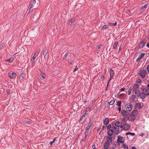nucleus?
Returning a JSON list of instances; mask_svg holds the SVG:
<instances>
[{
    "mask_svg": "<svg viewBox=\"0 0 149 149\" xmlns=\"http://www.w3.org/2000/svg\"><path fill=\"white\" fill-rule=\"evenodd\" d=\"M113 23L109 22V24H110V26H113Z\"/></svg>",
    "mask_w": 149,
    "mask_h": 149,
    "instance_id": "nucleus-59",
    "label": "nucleus"
},
{
    "mask_svg": "<svg viewBox=\"0 0 149 149\" xmlns=\"http://www.w3.org/2000/svg\"><path fill=\"white\" fill-rule=\"evenodd\" d=\"M35 9H33V7L32 6H31L30 7L29 9V12H30L31 11H32L33 10Z\"/></svg>",
    "mask_w": 149,
    "mask_h": 149,
    "instance_id": "nucleus-46",
    "label": "nucleus"
},
{
    "mask_svg": "<svg viewBox=\"0 0 149 149\" xmlns=\"http://www.w3.org/2000/svg\"><path fill=\"white\" fill-rule=\"evenodd\" d=\"M35 59H31L30 61V65L31 67H33V65L35 64L34 63Z\"/></svg>",
    "mask_w": 149,
    "mask_h": 149,
    "instance_id": "nucleus-26",
    "label": "nucleus"
},
{
    "mask_svg": "<svg viewBox=\"0 0 149 149\" xmlns=\"http://www.w3.org/2000/svg\"><path fill=\"white\" fill-rule=\"evenodd\" d=\"M118 44V42H115L114 45L113 46V48L114 49H115L116 47Z\"/></svg>",
    "mask_w": 149,
    "mask_h": 149,
    "instance_id": "nucleus-32",
    "label": "nucleus"
},
{
    "mask_svg": "<svg viewBox=\"0 0 149 149\" xmlns=\"http://www.w3.org/2000/svg\"><path fill=\"white\" fill-rule=\"evenodd\" d=\"M135 92V95L137 97H139L140 95L141 91L139 90L134 91Z\"/></svg>",
    "mask_w": 149,
    "mask_h": 149,
    "instance_id": "nucleus-18",
    "label": "nucleus"
},
{
    "mask_svg": "<svg viewBox=\"0 0 149 149\" xmlns=\"http://www.w3.org/2000/svg\"><path fill=\"white\" fill-rule=\"evenodd\" d=\"M126 134L127 135H130L132 136H134L135 135V134L134 133H130L128 132L127 133H126Z\"/></svg>",
    "mask_w": 149,
    "mask_h": 149,
    "instance_id": "nucleus-38",
    "label": "nucleus"
},
{
    "mask_svg": "<svg viewBox=\"0 0 149 149\" xmlns=\"http://www.w3.org/2000/svg\"><path fill=\"white\" fill-rule=\"evenodd\" d=\"M124 138L121 136H118L117 141H119L120 143H123L124 142Z\"/></svg>",
    "mask_w": 149,
    "mask_h": 149,
    "instance_id": "nucleus-8",
    "label": "nucleus"
},
{
    "mask_svg": "<svg viewBox=\"0 0 149 149\" xmlns=\"http://www.w3.org/2000/svg\"><path fill=\"white\" fill-rule=\"evenodd\" d=\"M10 92V91L9 89L7 90V92L8 94H9Z\"/></svg>",
    "mask_w": 149,
    "mask_h": 149,
    "instance_id": "nucleus-60",
    "label": "nucleus"
},
{
    "mask_svg": "<svg viewBox=\"0 0 149 149\" xmlns=\"http://www.w3.org/2000/svg\"><path fill=\"white\" fill-rule=\"evenodd\" d=\"M147 71L148 72H149V65H148V66L147 67Z\"/></svg>",
    "mask_w": 149,
    "mask_h": 149,
    "instance_id": "nucleus-58",
    "label": "nucleus"
},
{
    "mask_svg": "<svg viewBox=\"0 0 149 149\" xmlns=\"http://www.w3.org/2000/svg\"><path fill=\"white\" fill-rule=\"evenodd\" d=\"M102 45H100L99 46H97V47L96 48L97 49H100L101 48V47H102Z\"/></svg>",
    "mask_w": 149,
    "mask_h": 149,
    "instance_id": "nucleus-47",
    "label": "nucleus"
},
{
    "mask_svg": "<svg viewBox=\"0 0 149 149\" xmlns=\"http://www.w3.org/2000/svg\"><path fill=\"white\" fill-rule=\"evenodd\" d=\"M109 123V121L108 118H104V123L105 125H107Z\"/></svg>",
    "mask_w": 149,
    "mask_h": 149,
    "instance_id": "nucleus-23",
    "label": "nucleus"
},
{
    "mask_svg": "<svg viewBox=\"0 0 149 149\" xmlns=\"http://www.w3.org/2000/svg\"><path fill=\"white\" fill-rule=\"evenodd\" d=\"M145 54V53H141L136 60V62H139Z\"/></svg>",
    "mask_w": 149,
    "mask_h": 149,
    "instance_id": "nucleus-10",
    "label": "nucleus"
},
{
    "mask_svg": "<svg viewBox=\"0 0 149 149\" xmlns=\"http://www.w3.org/2000/svg\"><path fill=\"white\" fill-rule=\"evenodd\" d=\"M5 61H7L9 63H11V62H12L11 60V59H10V58H9V59H6L5 60Z\"/></svg>",
    "mask_w": 149,
    "mask_h": 149,
    "instance_id": "nucleus-49",
    "label": "nucleus"
},
{
    "mask_svg": "<svg viewBox=\"0 0 149 149\" xmlns=\"http://www.w3.org/2000/svg\"><path fill=\"white\" fill-rule=\"evenodd\" d=\"M88 130H86V131L85 134V136H87L88 134Z\"/></svg>",
    "mask_w": 149,
    "mask_h": 149,
    "instance_id": "nucleus-51",
    "label": "nucleus"
},
{
    "mask_svg": "<svg viewBox=\"0 0 149 149\" xmlns=\"http://www.w3.org/2000/svg\"><path fill=\"white\" fill-rule=\"evenodd\" d=\"M56 140V139L55 138H54L52 141H51L50 142V143H49L50 145H52V144H53V143H54V142Z\"/></svg>",
    "mask_w": 149,
    "mask_h": 149,
    "instance_id": "nucleus-40",
    "label": "nucleus"
},
{
    "mask_svg": "<svg viewBox=\"0 0 149 149\" xmlns=\"http://www.w3.org/2000/svg\"><path fill=\"white\" fill-rule=\"evenodd\" d=\"M123 124V125H122V127H123L124 129L125 130H129L130 127V125L125 122Z\"/></svg>",
    "mask_w": 149,
    "mask_h": 149,
    "instance_id": "nucleus-6",
    "label": "nucleus"
},
{
    "mask_svg": "<svg viewBox=\"0 0 149 149\" xmlns=\"http://www.w3.org/2000/svg\"><path fill=\"white\" fill-rule=\"evenodd\" d=\"M4 44L3 43H2L0 45V49H1L3 48V46L4 45Z\"/></svg>",
    "mask_w": 149,
    "mask_h": 149,
    "instance_id": "nucleus-48",
    "label": "nucleus"
},
{
    "mask_svg": "<svg viewBox=\"0 0 149 149\" xmlns=\"http://www.w3.org/2000/svg\"><path fill=\"white\" fill-rule=\"evenodd\" d=\"M68 53H66L64 56V58H66L68 56Z\"/></svg>",
    "mask_w": 149,
    "mask_h": 149,
    "instance_id": "nucleus-52",
    "label": "nucleus"
},
{
    "mask_svg": "<svg viewBox=\"0 0 149 149\" xmlns=\"http://www.w3.org/2000/svg\"><path fill=\"white\" fill-rule=\"evenodd\" d=\"M147 4H145L144 6H142L141 8V11H144L147 7Z\"/></svg>",
    "mask_w": 149,
    "mask_h": 149,
    "instance_id": "nucleus-27",
    "label": "nucleus"
},
{
    "mask_svg": "<svg viewBox=\"0 0 149 149\" xmlns=\"http://www.w3.org/2000/svg\"><path fill=\"white\" fill-rule=\"evenodd\" d=\"M40 75H41V77L42 78H43V79H44L45 78V75L44 73H42V72H41L40 74Z\"/></svg>",
    "mask_w": 149,
    "mask_h": 149,
    "instance_id": "nucleus-43",
    "label": "nucleus"
},
{
    "mask_svg": "<svg viewBox=\"0 0 149 149\" xmlns=\"http://www.w3.org/2000/svg\"><path fill=\"white\" fill-rule=\"evenodd\" d=\"M139 88V85L137 84H134L133 86L132 91H134L137 90H138V89Z\"/></svg>",
    "mask_w": 149,
    "mask_h": 149,
    "instance_id": "nucleus-13",
    "label": "nucleus"
},
{
    "mask_svg": "<svg viewBox=\"0 0 149 149\" xmlns=\"http://www.w3.org/2000/svg\"><path fill=\"white\" fill-rule=\"evenodd\" d=\"M48 52V50L46 48L44 49L42 51L43 54L44 56V58L45 59H46V57L47 54Z\"/></svg>",
    "mask_w": 149,
    "mask_h": 149,
    "instance_id": "nucleus-11",
    "label": "nucleus"
},
{
    "mask_svg": "<svg viewBox=\"0 0 149 149\" xmlns=\"http://www.w3.org/2000/svg\"><path fill=\"white\" fill-rule=\"evenodd\" d=\"M92 148L93 149H97V148H95V145H93Z\"/></svg>",
    "mask_w": 149,
    "mask_h": 149,
    "instance_id": "nucleus-55",
    "label": "nucleus"
},
{
    "mask_svg": "<svg viewBox=\"0 0 149 149\" xmlns=\"http://www.w3.org/2000/svg\"><path fill=\"white\" fill-rule=\"evenodd\" d=\"M95 103V102L93 101H92L91 102L90 104L89 105V107L90 108H92L93 105V104H94Z\"/></svg>",
    "mask_w": 149,
    "mask_h": 149,
    "instance_id": "nucleus-34",
    "label": "nucleus"
},
{
    "mask_svg": "<svg viewBox=\"0 0 149 149\" xmlns=\"http://www.w3.org/2000/svg\"><path fill=\"white\" fill-rule=\"evenodd\" d=\"M146 70H140L139 71L140 75L142 78H144L145 77L146 74Z\"/></svg>",
    "mask_w": 149,
    "mask_h": 149,
    "instance_id": "nucleus-5",
    "label": "nucleus"
},
{
    "mask_svg": "<svg viewBox=\"0 0 149 149\" xmlns=\"http://www.w3.org/2000/svg\"><path fill=\"white\" fill-rule=\"evenodd\" d=\"M146 94L144 93L143 91H142L140 93V95L139 96L142 99L144 100L145 99L146 97Z\"/></svg>",
    "mask_w": 149,
    "mask_h": 149,
    "instance_id": "nucleus-12",
    "label": "nucleus"
},
{
    "mask_svg": "<svg viewBox=\"0 0 149 149\" xmlns=\"http://www.w3.org/2000/svg\"><path fill=\"white\" fill-rule=\"evenodd\" d=\"M141 82V80L139 79H138L136 80V82L139 83H140Z\"/></svg>",
    "mask_w": 149,
    "mask_h": 149,
    "instance_id": "nucleus-45",
    "label": "nucleus"
},
{
    "mask_svg": "<svg viewBox=\"0 0 149 149\" xmlns=\"http://www.w3.org/2000/svg\"><path fill=\"white\" fill-rule=\"evenodd\" d=\"M107 141L105 143L110 144V143L112 142V138L108 136L107 138Z\"/></svg>",
    "mask_w": 149,
    "mask_h": 149,
    "instance_id": "nucleus-14",
    "label": "nucleus"
},
{
    "mask_svg": "<svg viewBox=\"0 0 149 149\" xmlns=\"http://www.w3.org/2000/svg\"><path fill=\"white\" fill-rule=\"evenodd\" d=\"M113 128L115 129V133L116 134H118L120 133L119 129L118 128L114 127Z\"/></svg>",
    "mask_w": 149,
    "mask_h": 149,
    "instance_id": "nucleus-30",
    "label": "nucleus"
},
{
    "mask_svg": "<svg viewBox=\"0 0 149 149\" xmlns=\"http://www.w3.org/2000/svg\"><path fill=\"white\" fill-rule=\"evenodd\" d=\"M109 146L110 144L104 143L103 146L104 149H109Z\"/></svg>",
    "mask_w": 149,
    "mask_h": 149,
    "instance_id": "nucleus-21",
    "label": "nucleus"
},
{
    "mask_svg": "<svg viewBox=\"0 0 149 149\" xmlns=\"http://www.w3.org/2000/svg\"><path fill=\"white\" fill-rule=\"evenodd\" d=\"M141 89L144 91L143 92L146 94V95H149V88H141Z\"/></svg>",
    "mask_w": 149,
    "mask_h": 149,
    "instance_id": "nucleus-9",
    "label": "nucleus"
},
{
    "mask_svg": "<svg viewBox=\"0 0 149 149\" xmlns=\"http://www.w3.org/2000/svg\"><path fill=\"white\" fill-rule=\"evenodd\" d=\"M111 127V124H109L107 126V129H110Z\"/></svg>",
    "mask_w": 149,
    "mask_h": 149,
    "instance_id": "nucleus-54",
    "label": "nucleus"
},
{
    "mask_svg": "<svg viewBox=\"0 0 149 149\" xmlns=\"http://www.w3.org/2000/svg\"><path fill=\"white\" fill-rule=\"evenodd\" d=\"M78 69V68H77V66H76L75 67V69L74 70V72H75L76 71H77Z\"/></svg>",
    "mask_w": 149,
    "mask_h": 149,
    "instance_id": "nucleus-56",
    "label": "nucleus"
},
{
    "mask_svg": "<svg viewBox=\"0 0 149 149\" xmlns=\"http://www.w3.org/2000/svg\"><path fill=\"white\" fill-rule=\"evenodd\" d=\"M90 109L87 108L86 109V110H85V113H87L88 112H90Z\"/></svg>",
    "mask_w": 149,
    "mask_h": 149,
    "instance_id": "nucleus-44",
    "label": "nucleus"
},
{
    "mask_svg": "<svg viewBox=\"0 0 149 149\" xmlns=\"http://www.w3.org/2000/svg\"><path fill=\"white\" fill-rule=\"evenodd\" d=\"M25 123L28 124H30L31 123L30 121L27 120L25 121Z\"/></svg>",
    "mask_w": 149,
    "mask_h": 149,
    "instance_id": "nucleus-50",
    "label": "nucleus"
},
{
    "mask_svg": "<svg viewBox=\"0 0 149 149\" xmlns=\"http://www.w3.org/2000/svg\"><path fill=\"white\" fill-rule=\"evenodd\" d=\"M121 104V102L120 101H118L117 102V105L118 107H120Z\"/></svg>",
    "mask_w": 149,
    "mask_h": 149,
    "instance_id": "nucleus-41",
    "label": "nucleus"
},
{
    "mask_svg": "<svg viewBox=\"0 0 149 149\" xmlns=\"http://www.w3.org/2000/svg\"><path fill=\"white\" fill-rule=\"evenodd\" d=\"M110 76H114V73L113 70L111 68L110 69Z\"/></svg>",
    "mask_w": 149,
    "mask_h": 149,
    "instance_id": "nucleus-31",
    "label": "nucleus"
},
{
    "mask_svg": "<svg viewBox=\"0 0 149 149\" xmlns=\"http://www.w3.org/2000/svg\"><path fill=\"white\" fill-rule=\"evenodd\" d=\"M127 112L125 110H123L121 111V113L123 116L125 117L127 116Z\"/></svg>",
    "mask_w": 149,
    "mask_h": 149,
    "instance_id": "nucleus-22",
    "label": "nucleus"
},
{
    "mask_svg": "<svg viewBox=\"0 0 149 149\" xmlns=\"http://www.w3.org/2000/svg\"><path fill=\"white\" fill-rule=\"evenodd\" d=\"M126 107L127 111H130L132 109L133 106L131 103L128 102L127 103Z\"/></svg>",
    "mask_w": 149,
    "mask_h": 149,
    "instance_id": "nucleus-4",
    "label": "nucleus"
},
{
    "mask_svg": "<svg viewBox=\"0 0 149 149\" xmlns=\"http://www.w3.org/2000/svg\"><path fill=\"white\" fill-rule=\"evenodd\" d=\"M146 46L148 47L149 48V42L147 44Z\"/></svg>",
    "mask_w": 149,
    "mask_h": 149,
    "instance_id": "nucleus-64",
    "label": "nucleus"
},
{
    "mask_svg": "<svg viewBox=\"0 0 149 149\" xmlns=\"http://www.w3.org/2000/svg\"><path fill=\"white\" fill-rule=\"evenodd\" d=\"M125 88H123L120 89V91H123L125 90Z\"/></svg>",
    "mask_w": 149,
    "mask_h": 149,
    "instance_id": "nucleus-53",
    "label": "nucleus"
},
{
    "mask_svg": "<svg viewBox=\"0 0 149 149\" xmlns=\"http://www.w3.org/2000/svg\"><path fill=\"white\" fill-rule=\"evenodd\" d=\"M101 79H105V77L103 75H102L101 77Z\"/></svg>",
    "mask_w": 149,
    "mask_h": 149,
    "instance_id": "nucleus-57",
    "label": "nucleus"
},
{
    "mask_svg": "<svg viewBox=\"0 0 149 149\" xmlns=\"http://www.w3.org/2000/svg\"><path fill=\"white\" fill-rule=\"evenodd\" d=\"M25 73L24 72H23L19 76V79L21 80H22L25 76Z\"/></svg>",
    "mask_w": 149,
    "mask_h": 149,
    "instance_id": "nucleus-17",
    "label": "nucleus"
},
{
    "mask_svg": "<svg viewBox=\"0 0 149 149\" xmlns=\"http://www.w3.org/2000/svg\"><path fill=\"white\" fill-rule=\"evenodd\" d=\"M92 123H91L90 121L88 123L87 126L86 127V130H89L91 126L92 125Z\"/></svg>",
    "mask_w": 149,
    "mask_h": 149,
    "instance_id": "nucleus-19",
    "label": "nucleus"
},
{
    "mask_svg": "<svg viewBox=\"0 0 149 149\" xmlns=\"http://www.w3.org/2000/svg\"><path fill=\"white\" fill-rule=\"evenodd\" d=\"M120 122L119 121H117L116 122V123L115 124V126L116 127H120L121 128H122V124H121V125H120Z\"/></svg>",
    "mask_w": 149,
    "mask_h": 149,
    "instance_id": "nucleus-20",
    "label": "nucleus"
},
{
    "mask_svg": "<svg viewBox=\"0 0 149 149\" xmlns=\"http://www.w3.org/2000/svg\"><path fill=\"white\" fill-rule=\"evenodd\" d=\"M75 19L74 18L70 19V22H71V24L72 23H74L75 21Z\"/></svg>",
    "mask_w": 149,
    "mask_h": 149,
    "instance_id": "nucleus-42",
    "label": "nucleus"
},
{
    "mask_svg": "<svg viewBox=\"0 0 149 149\" xmlns=\"http://www.w3.org/2000/svg\"><path fill=\"white\" fill-rule=\"evenodd\" d=\"M115 102V101L114 100H111V101H110L109 102V104L111 105H113L114 104Z\"/></svg>",
    "mask_w": 149,
    "mask_h": 149,
    "instance_id": "nucleus-33",
    "label": "nucleus"
},
{
    "mask_svg": "<svg viewBox=\"0 0 149 149\" xmlns=\"http://www.w3.org/2000/svg\"><path fill=\"white\" fill-rule=\"evenodd\" d=\"M145 44V42H143V41H141L140 42L139 45V47L140 48H142L144 46V44Z\"/></svg>",
    "mask_w": 149,
    "mask_h": 149,
    "instance_id": "nucleus-28",
    "label": "nucleus"
},
{
    "mask_svg": "<svg viewBox=\"0 0 149 149\" xmlns=\"http://www.w3.org/2000/svg\"><path fill=\"white\" fill-rule=\"evenodd\" d=\"M136 97V96L135 95H132V97L131 98V99L132 100V102H134V101Z\"/></svg>",
    "mask_w": 149,
    "mask_h": 149,
    "instance_id": "nucleus-35",
    "label": "nucleus"
},
{
    "mask_svg": "<svg viewBox=\"0 0 149 149\" xmlns=\"http://www.w3.org/2000/svg\"><path fill=\"white\" fill-rule=\"evenodd\" d=\"M31 6L33 9H37L38 7V3H36L35 0H31L30 2Z\"/></svg>",
    "mask_w": 149,
    "mask_h": 149,
    "instance_id": "nucleus-3",
    "label": "nucleus"
},
{
    "mask_svg": "<svg viewBox=\"0 0 149 149\" xmlns=\"http://www.w3.org/2000/svg\"><path fill=\"white\" fill-rule=\"evenodd\" d=\"M132 149H136V148L134 146L132 147Z\"/></svg>",
    "mask_w": 149,
    "mask_h": 149,
    "instance_id": "nucleus-61",
    "label": "nucleus"
},
{
    "mask_svg": "<svg viewBox=\"0 0 149 149\" xmlns=\"http://www.w3.org/2000/svg\"><path fill=\"white\" fill-rule=\"evenodd\" d=\"M143 106V104L140 103H137L136 104L134 107V109L138 108V109H141Z\"/></svg>",
    "mask_w": 149,
    "mask_h": 149,
    "instance_id": "nucleus-7",
    "label": "nucleus"
},
{
    "mask_svg": "<svg viewBox=\"0 0 149 149\" xmlns=\"http://www.w3.org/2000/svg\"><path fill=\"white\" fill-rule=\"evenodd\" d=\"M123 147L124 149H129L128 146L126 145L123 144Z\"/></svg>",
    "mask_w": 149,
    "mask_h": 149,
    "instance_id": "nucleus-36",
    "label": "nucleus"
},
{
    "mask_svg": "<svg viewBox=\"0 0 149 149\" xmlns=\"http://www.w3.org/2000/svg\"><path fill=\"white\" fill-rule=\"evenodd\" d=\"M118 110L119 112H120V111L121 110V107H120L118 108Z\"/></svg>",
    "mask_w": 149,
    "mask_h": 149,
    "instance_id": "nucleus-62",
    "label": "nucleus"
},
{
    "mask_svg": "<svg viewBox=\"0 0 149 149\" xmlns=\"http://www.w3.org/2000/svg\"><path fill=\"white\" fill-rule=\"evenodd\" d=\"M117 24V22H116L115 23H113V26H116Z\"/></svg>",
    "mask_w": 149,
    "mask_h": 149,
    "instance_id": "nucleus-63",
    "label": "nucleus"
},
{
    "mask_svg": "<svg viewBox=\"0 0 149 149\" xmlns=\"http://www.w3.org/2000/svg\"><path fill=\"white\" fill-rule=\"evenodd\" d=\"M83 113H84V114L81 117L79 120V123L80 124H81L85 121L88 115L87 113H84V112Z\"/></svg>",
    "mask_w": 149,
    "mask_h": 149,
    "instance_id": "nucleus-2",
    "label": "nucleus"
},
{
    "mask_svg": "<svg viewBox=\"0 0 149 149\" xmlns=\"http://www.w3.org/2000/svg\"><path fill=\"white\" fill-rule=\"evenodd\" d=\"M39 52H40L39 51H36L34 54V55L32 59H35L38 56L39 53Z\"/></svg>",
    "mask_w": 149,
    "mask_h": 149,
    "instance_id": "nucleus-16",
    "label": "nucleus"
},
{
    "mask_svg": "<svg viewBox=\"0 0 149 149\" xmlns=\"http://www.w3.org/2000/svg\"><path fill=\"white\" fill-rule=\"evenodd\" d=\"M113 130H109L108 131L107 134L111 136L113 134Z\"/></svg>",
    "mask_w": 149,
    "mask_h": 149,
    "instance_id": "nucleus-24",
    "label": "nucleus"
},
{
    "mask_svg": "<svg viewBox=\"0 0 149 149\" xmlns=\"http://www.w3.org/2000/svg\"><path fill=\"white\" fill-rule=\"evenodd\" d=\"M16 76V74L15 72H12V73H10L9 75V77L10 78H14Z\"/></svg>",
    "mask_w": 149,
    "mask_h": 149,
    "instance_id": "nucleus-15",
    "label": "nucleus"
},
{
    "mask_svg": "<svg viewBox=\"0 0 149 149\" xmlns=\"http://www.w3.org/2000/svg\"><path fill=\"white\" fill-rule=\"evenodd\" d=\"M120 142L117 141L114 144L115 147L117 148H119L120 146Z\"/></svg>",
    "mask_w": 149,
    "mask_h": 149,
    "instance_id": "nucleus-29",
    "label": "nucleus"
},
{
    "mask_svg": "<svg viewBox=\"0 0 149 149\" xmlns=\"http://www.w3.org/2000/svg\"><path fill=\"white\" fill-rule=\"evenodd\" d=\"M128 88V95H130L131 94V89L130 87Z\"/></svg>",
    "mask_w": 149,
    "mask_h": 149,
    "instance_id": "nucleus-39",
    "label": "nucleus"
},
{
    "mask_svg": "<svg viewBox=\"0 0 149 149\" xmlns=\"http://www.w3.org/2000/svg\"><path fill=\"white\" fill-rule=\"evenodd\" d=\"M109 27V25H104L103 26H101L100 28L102 30H103L106 28H108Z\"/></svg>",
    "mask_w": 149,
    "mask_h": 149,
    "instance_id": "nucleus-25",
    "label": "nucleus"
},
{
    "mask_svg": "<svg viewBox=\"0 0 149 149\" xmlns=\"http://www.w3.org/2000/svg\"><path fill=\"white\" fill-rule=\"evenodd\" d=\"M138 113V111L136 110H133L131 113V114L128 117V119L132 121H134L136 118V115Z\"/></svg>",
    "mask_w": 149,
    "mask_h": 149,
    "instance_id": "nucleus-1",
    "label": "nucleus"
},
{
    "mask_svg": "<svg viewBox=\"0 0 149 149\" xmlns=\"http://www.w3.org/2000/svg\"><path fill=\"white\" fill-rule=\"evenodd\" d=\"M15 54H13L12 57L10 58L12 62H13L15 59Z\"/></svg>",
    "mask_w": 149,
    "mask_h": 149,
    "instance_id": "nucleus-37",
    "label": "nucleus"
}]
</instances>
